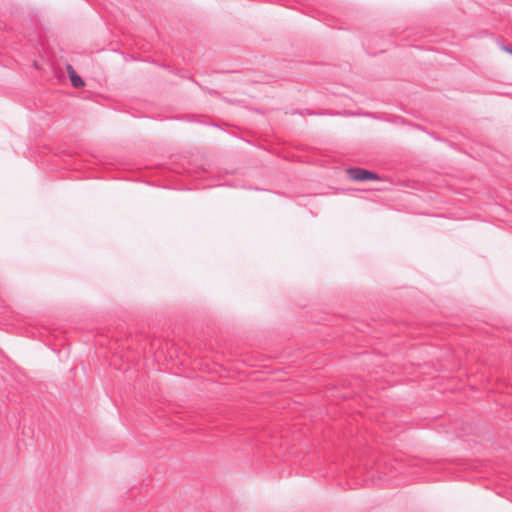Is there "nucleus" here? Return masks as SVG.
Listing matches in <instances>:
<instances>
[{"label":"nucleus","mask_w":512,"mask_h":512,"mask_svg":"<svg viewBox=\"0 0 512 512\" xmlns=\"http://www.w3.org/2000/svg\"><path fill=\"white\" fill-rule=\"evenodd\" d=\"M348 177L354 181H367L379 180L380 176L377 173L366 170L361 167H350L346 169Z\"/></svg>","instance_id":"1"},{"label":"nucleus","mask_w":512,"mask_h":512,"mask_svg":"<svg viewBox=\"0 0 512 512\" xmlns=\"http://www.w3.org/2000/svg\"><path fill=\"white\" fill-rule=\"evenodd\" d=\"M66 69H67V72H68V75H69V78H70V81H71V84L73 87L81 88L85 85L84 80L82 79L81 76H79L76 73V71L72 65L68 64Z\"/></svg>","instance_id":"2"},{"label":"nucleus","mask_w":512,"mask_h":512,"mask_svg":"<svg viewBox=\"0 0 512 512\" xmlns=\"http://www.w3.org/2000/svg\"><path fill=\"white\" fill-rule=\"evenodd\" d=\"M295 113L297 114H300V115H304V114H307V115H333L332 113H328V112H320V113H316V112H313V111H310L309 109H305L304 111L303 110H296Z\"/></svg>","instance_id":"3"},{"label":"nucleus","mask_w":512,"mask_h":512,"mask_svg":"<svg viewBox=\"0 0 512 512\" xmlns=\"http://www.w3.org/2000/svg\"><path fill=\"white\" fill-rule=\"evenodd\" d=\"M202 89L211 95H216V96L219 95V93L214 89H209V88H204V87H202Z\"/></svg>","instance_id":"4"},{"label":"nucleus","mask_w":512,"mask_h":512,"mask_svg":"<svg viewBox=\"0 0 512 512\" xmlns=\"http://www.w3.org/2000/svg\"><path fill=\"white\" fill-rule=\"evenodd\" d=\"M503 50H505L506 52L512 54V47H510V46H503Z\"/></svg>","instance_id":"5"}]
</instances>
